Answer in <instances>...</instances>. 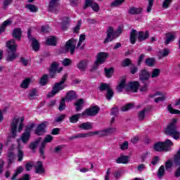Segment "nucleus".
<instances>
[{
    "instance_id": "obj_1",
    "label": "nucleus",
    "mask_w": 180,
    "mask_h": 180,
    "mask_svg": "<svg viewBox=\"0 0 180 180\" xmlns=\"http://www.w3.org/2000/svg\"><path fill=\"white\" fill-rule=\"evenodd\" d=\"M179 120V118H173L165 131V134L171 136L174 140L180 138V132L176 130V123Z\"/></svg>"
},
{
    "instance_id": "obj_2",
    "label": "nucleus",
    "mask_w": 180,
    "mask_h": 180,
    "mask_svg": "<svg viewBox=\"0 0 180 180\" xmlns=\"http://www.w3.org/2000/svg\"><path fill=\"white\" fill-rule=\"evenodd\" d=\"M6 47L10 50V51L8 52L6 61H14V60L19 58V54L16 53L18 45L16 44L15 39H11L7 41Z\"/></svg>"
},
{
    "instance_id": "obj_3",
    "label": "nucleus",
    "mask_w": 180,
    "mask_h": 180,
    "mask_svg": "<svg viewBox=\"0 0 180 180\" xmlns=\"http://www.w3.org/2000/svg\"><path fill=\"white\" fill-rule=\"evenodd\" d=\"M23 122H25V118L23 117L14 118L13 120H12L11 129L13 139L16 137V130L18 129V130L20 132L22 131V130L23 129Z\"/></svg>"
},
{
    "instance_id": "obj_4",
    "label": "nucleus",
    "mask_w": 180,
    "mask_h": 180,
    "mask_svg": "<svg viewBox=\"0 0 180 180\" xmlns=\"http://www.w3.org/2000/svg\"><path fill=\"white\" fill-rule=\"evenodd\" d=\"M174 143L169 139H166L165 142H158L153 146L155 151H171Z\"/></svg>"
},
{
    "instance_id": "obj_5",
    "label": "nucleus",
    "mask_w": 180,
    "mask_h": 180,
    "mask_svg": "<svg viewBox=\"0 0 180 180\" xmlns=\"http://www.w3.org/2000/svg\"><path fill=\"white\" fill-rule=\"evenodd\" d=\"M65 81H67V75H65L62 77V79L60 82H57L55 84L53 90L48 94L49 98H52V96H54L55 95H56V94H58L60 91H63V89L65 88V84H64V82H65Z\"/></svg>"
},
{
    "instance_id": "obj_6",
    "label": "nucleus",
    "mask_w": 180,
    "mask_h": 180,
    "mask_svg": "<svg viewBox=\"0 0 180 180\" xmlns=\"http://www.w3.org/2000/svg\"><path fill=\"white\" fill-rule=\"evenodd\" d=\"M122 28H119L115 32L113 28L109 27L106 32L107 37L104 39V44L109 43V41H112V40L116 39V37H119V36L122 34Z\"/></svg>"
},
{
    "instance_id": "obj_7",
    "label": "nucleus",
    "mask_w": 180,
    "mask_h": 180,
    "mask_svg": "<svg viewBox=\"0 0 180 180\" xmlns=\"http://www.w3.org/2000/svg\"><path fill=\"white\" fill-rule=\"evenodd\" d=\"M34 124L32 123L30 125H28L25 132L22 134L20 139L21 141L24 143V144H26L29 140H30V133H32V129H34Z\"/></svg>"
},
{
    "instance_id": "obj_8",
    "label": "nucleus",
    "mask_w": 180,
    "mask_h": 180,
    "mask_svg": "<svg viewBox=\"0 0 180 180\" xmlns=\"http://www.w3.org/2000/svg\"><path fill=\"white\" fill-rule=\"evenodd\" d=\"M49 11L52 13H55L56 15L60 13V2H58V0H51L49 6Z\"/></svg>"
},
{
    "instance_id": "obj_9",
    "label": "nucleus",
    "mask_w": 180,
    "mask_h": 180,
    "mask_svg": "<svg viewBox=\"0 0 180 180\" xmlns=\"http://www.w3.org/2000/svg\"><path fill=\"white\" fill-rule=\"evenodd\" d=\"M90 6L94 12H99L101 7L98 3L94 2V0H85L84 9H87Z\"/></svg>"
},
{
    "instance_id": "obj_10",
    "label": "nucleus",
    "mask_w": 180,
    "mask_h": 180,
    "mask_svg": "<svg viewBox=\"0 0 180 180\" xmlns=\"http://www.w3.org/2000/svg\"><path fill=\"white\" fill-rule=\"evenodd\" d=\"M77 46V39H71L66 42L65 50L66 51H70V54H74L75 52V47Z\"/></svg>"
},
{
    "instance_id": "obj_11",
    "label": "nucleus",
    "mask_w": 180,
    "mask_h": 180,
    "mask_svg": "<svg viewBox=\"0 0 180 180\" xmlns=\"http://www.w3.org/2000/svg\"><path fill=\"white\" fill-rule=\"evenodd\" d=\"M100 108L98 106H93L88 109H86L85 111H84L82 113V116H96L97 113H99Z\"/></svg>"
},
{
    "instance_id": "obj_12",
    "label": "nucleus",
    "mask_w": 180,
    "mask_h": 180,
    "mask_svg": "<svg viewBox=\"0 0 180 180\" xmlns=\"http://www.w3.org/2000/svg\"><path fill=\"white\" fill-rule=\"evenodd\" d=\"M51 141H53V136H51V135H47L44 138V141L41 143L39 153L43 158H44V148H46V144H47V143H51Z\"/></svg>"
},
{
    "instance_id": "obj_13",
    "label": "nucleus",
    "mask_w": 180,
    "mask_h": 180,
    "mask_svg": "<svg viewBox=\"0 0 180 180\" xmlns=\"http://www.w3.org/2000/svg\"><path fill=\"white\" fill-rule=\"evenodd\" d=\"M58 65L56 63H53L51 66L49 74L52 78H54L56 74H58L63 71V68H58Z\"/></svg>"
},
{
    "instance_id": "obj_14",
    "label": "nucleus",
    "mask_w": 180,
    "mask_h": 180,
    "mask_svg": "<svg viewBox=\"0 0 180 180\" xmlns=\"http://www.w3.org/2000/svg\"><path fill=\"white\" fill-rule=\"evenodd\" d=\"M30 33V30H29L27 32L28 39L30 41H32V47L33 50L34 51H37L39 50V47H40V45L39 44V41H37L36 39L31 37Z\"/></svg>"
},
{
    "instance_id": "obj_15",
    "label": "nucleus",
    "mask_w": 180,
    "mask_h": 180,
    "mask_svg": "<svg viewBox=\"0 0 180 180\" xmlns=\"http://www.w3.org/2000/svg\"><path fill=\"white\" fill-rule=\"evenodd\" d=\"M106 58H108V53L105 52L98 53L97 60L96 61V65H98V64H103V63H105L106 60Z\"/></svg>"
},
{
    "instance_id": "obj_16",
    "label": "nucleus",
    "mask_w": 180,
    "mask_h": 180,
    "mask_svg": "<svg viewBox=\"0 0 180 180\" xmlns=\"http://www.w3.org/2000/svg\"><path fill=\"white\" fill-rule=\"evenodd\" d=\"M46 126H47V122H43L37 126L35 134L38 136H41V134H44L46 133Z\"/></svg>"
},
{
    "instance_id": "obj_17",
    "label": "nucleus",
    "mask_w": 180,
    "mask_h": 180,
    "mask_svg": "<svg viewBox=\"0 0 180 180\" xmlns=\"http://www.w3.org/2000/svg\"><path fill=\"white\" fill-rule=\"evenodd\" d=\"M140 84L139 82H134L129 84L128 87L126 88V91H132L133 92H137Z\"/></svg>"
},
{
    "instance_id": "obj_18",
    "label": "nucleus",
    "mask_w": 180,
    "mask_h": 180,
    "mask_svg": "<svg viewBox=\"0 0 180 180\" xmlns=\"http://www.w3.org/2000/svg\"><path fill=\"white\" fill-rule=\"evenodd\" d=\"M151 77V74L148 72L146 70H143L141 72L139 75V78L142 82H144V81H147L149 79V78Z\"/></svg>"
},
{
    "instance_id": "obj_19",
    "label": "nucleus",
    "mask_w": 180,
    "mask_h": 180,
    "mask_svg": "<svg viewBox=\"0 0 180 180\" xmlns=\"http://www.w3.org/2000/svg\"><path fill=\"white\" fill-rule=\"evenodd\" d=\"M165 95H166L165 93L162 94V93L158 91V92H156L155 95L150 96V98H154V96H160V97H158V98H155V102L156 103H158V102H162V101H165V98H167L165 96Z\"/></svg>"
},
{
    "instance_id": "obj_20",
    "label": "nucleus",
    "mask_w": 180,
    "mask_h": 180,
    "mask_svg": "<svg viewBox=\"0 0 180 180\" xmlns=\"http://www.w3.org/2000/svg\"><path fill=\"white\" fill-rule=\"evenodd\" d=\"M79 129L82 130H92L94 129V124L92 122H84L79 125Z\"/></svg>"
},
{
    "instance_id": "obj_21",
    "label": "nucleus",
    "mask_w": 180,
    "mask_h": 180,
    "mask_svg": "<svg viewBox=\"0 0 180 180\" xmlns=\"http://www.w3.org/2000/svg\"><path fill=\"white\" fill-rule=\"evenodd\" d=\"M86 67H88V60L85 59L80 60L77 65V68L80 70V71H85Z\"/></svg>"
},
{
    "instance_id": "obj_22",
    "label": "nucleus",
    "mask_w": 180,
    "mask_h": 180,
    "mask_svg": "<svg viewBox=\"0 0 180 180\" xmlns=\"http://www.w3.org/2000/svg\"><path fill=\"white\" fill-rule=\"evenodd\" d=\"M94 136L93 131L87 132V133H80L77 134L73 136V139H86L88 137Z\"/></svg>"
},
{
    "instance_id": "obj_23",
    "label": "nucleus",
    "mask_w": 180,
    "mask_h": 180,
    "mask_svg": "<svg viewBox=\"0 0 180 180\" xmlns=\"http://www.w3.org/2000/svg\"><path fill=\"white\" fill-rule=\"evenodd\" d=\"M36 174H44V167H43V163L41 161H38L35 165Z\"/></svg>"
},
{
    "instance_id": "obj_24",
    "label": "nucleus",
    "mask_w": 180,
    "mask_h": 180,
    "mask_svg": "<svg viewBox=\"0 0 180 180\" xmlns=\"http://www.w3.org/2000/svg\"><path fill=\"white\" fill-rule=\"evenodd\" d=\"M176 37V34L175 32H171L167 34L166 39L165 41V44H169L171 41H174Z\"/></svg>"
},
{
    "instance_id": "obj_25",
    "label": "nucleus",
    "mask_w": 180,
    "mask_h": 180,
    "mask_svg": "<svg viewBox=\"0 0 180 180\" xmlns=\"http://www.w3.org/2000/svg\"><path fill=\"white\" fill-rule=\"evenodd\" d=\"M117 164H127L129 162V157L127 155H121L115 160Z\"/></svg>"
},
{
    "instance_id": "obj_26",
    "label": "nucleus",
    "mask_w": 180,
    "mask_h": 180,
    "mask_svg": "<svg viewBox=\"0 0 180 180\" xmlns=\"http://www.w3.org/2000/svg\"><path fill=\"white\" fill-rule=\"evenodd\" d=\"M143 12V8L141 7L136 8V7H131L129 10V13L130 15H140Z\"/></svg>"
},
{
    "instance_id": "obj_27",
    "label": "nucleus",
    "mask_w": 180,
    "mask_h": 180,
    "mask_svg": "<svg viewBox=\"0 0 180 180\" xmlns=\"http://www.w3.org/2000/svg\"><path fill=\"white\" fill-rule=\"evenodd\" d=\"M75 106L76 112H79V110H82V106H84V99L80 98L77 100L75 103Z\"/></svg>"
},
{
    "instance_id": "obj_28",
    "label": "nucleus",
    "mask_w": 180,
    "mask_h": 180,
    "mask_svg": "<svg viewBox=\"0 0 180 180\" xmlns=\"http://www.w3.org/2000/svg\"><path fill=\"white\" fill-rule=\"evenodd\" d=\"M24 170H25V167H23L22 166H19V167H18L14 170V174H13V176L11 177V179H12V180L16 179L18 175H19L20 174L22 173Z\"/></svg>"
},
{
    "instance_id": "obj_29",
    "label": "nucleus",
    "mask_w": 180,
    "mask_h": 180,
    "mask_svg": "<svg viewBox=\"0 0 180 180\" xmlns=\"http://www.w3.org/2000/svg\"><path fill=\"white\" fill-rule=\"evenodd\" d=\"M12 25V21L11 20H5L1 26L0 27V33H4L6 30L7 26H11Z\"/></svg>"
},
{
    "instance_id": "obj_30",
    "label": "nucleus",
    "mask_w": 180,
    "mask_h": 180,
    "mask_svg": "<svg viewBox=\"0 0 180 180\" xmlns=\"http://www.w3.org/2000/svg\"><path fill=\"white\" fill-rule=\"evenodd\" d=\"M13 37L20 40V37H22V30H20V28L14 29L13 31Z\"/></svg>"
},
{
    "instance_id": "obj_31",
    "label": "nucleus",
    "mask_w": 180,
    "mask_h": 180,
    "mask_svg": "<svg viewBox=\"0 0 180 180\" xmlns=\"http://www.w3.org/2000/svg\"><path fill=\"white\" fill-rule=\"evenodd\" d=\"M137 40V30H132L130 33V41L131 44H134Z\"/></svg>"
},
{
    "instance_id": "obj_32",
    "label": "nucleus",
    "mask_w": 180,
    "mask_h": 180,
    "mask_svg": "<svg viewBox=\"0 0 180 180\" xmlns=\"http://www.w3.org/2000/svg\"><path fill=\"white\" fill-rule=\"evenodd\" d=\"M129 86H126V80L123 79L122 80H121L120 83L117 86V89L118 92H122V91H123L124 88L126 89Z\"/></svg>"
},
{
    "instance_id": "obj_33",
    "label": "nucleus",
    "mask_w": 180,
    "mask_h": 180,
    "mask_svg": "<svg viewBox=\"0 0 180 180\" xmlns=\"http://www.w3.org/2000/svg\"><path fill=\"white\" fill-rule=\"evenodd\" d=\"M146 39H148V32H140L138 35V39L139 40V41H143V40H146Z\"/></svg>"
},
{
    "instance_id": "obj_34",
    "label": "nucleus",
    "mask_w": 180,
    "mask_h": 180,
    "mask_svg": "<svg viewBox=\"0 0 180 180\" xmlns=\"http://www.w3.org/2000/svg\"><path fill=\"white\" fill-rule=\"evenodd\" d=\"M31 81L32 80L30 79L26 78L20 84V87L22 88L23 89H27V88H29V85H30Z\"/></svg>"
},
{
    "instance_id": "obj_35",
    "label": "nucleus",
    "mask_w": 180,
    "mask_h": 180,
    "mask_svg": "<svg viewBox=\"0 0 180 180\" xmlns=\"http://www.w3.org/2000/svg\"><path fill=\"white\" fill-rule=\"evenodd\" d=\"M67 100L68 102H70L72 99H75V91H69L65 98V100Z\"/></svg>"
},
{
    "instance_id": "obj_36",
    "label": "nucleus",
    "mask_w": 180,
    "mask_h": 180,
    "mask_svg": "<svg viewBox=\"0 0 180 180\" xmlns=\"http://www.w3.org/2000/svg\"><path fill=\"white\" fill-rule=\"evenodd\" d=\"M170 51H171L169 49L160 50L159 51V57H160V58H162V57H167L169 54Z\"/></svg>"
},
{
    "instance_id": "obj_37",
    "label": "nucleus",
    "mask_w": 180,
    "mask_h": 180,
    "mask_svg": "<svg viewBox=\"0 0 180 180\" xmlns=\"http://www.w3.org/2000/svg\"><path fill=\"white\" fill-rule=\"evenodd\" d=\"M70 23V18L64 17L62 19V29L63 30H67V25Z\"/></svg>"
},
{
    "instance_id": "obj_38",
    "label": "nucleus",
    "mask_w": 180,
    "mask_h": 180,
    "mask_svg": "<svg viewBox=\"0 0 180 180\" xmlns=\"http://www.w3.org/2000/svg\"><path fill=\"white\" fill-rule=\"evenodd\" d=\"M57 39L54 37H50L46 39V44L48 46H56Z\"/></svg>"
},
{
    "instance_id": "obj_39",
    "label": "nucleus",
    "mask_w": 180,
    "mask_h": 180,
    "mask_svg": "<svg viewBox=\"0 0 180 180\" xmlns=\"http://www.w3.org/2000/svg\"><path fill=\"white\" fill-rule=\"evenodd\" d=\"M81 116H82V113L72 115L70 117V123H77V122L79 120V117H81Z\"/></svg>"
},
{
    "instance_id": "obj_40",
    "label": "nucleus",
    "mask_w": 180,
    "mask_h": 180,
    "mask_svg": "<svg viewBox=\"0 0 180 180\" xmlns=\"http://www.w3.org/2000/svg\"><path fill=\"white\" fill-rule=\"evenodd\" d=\"M86 39V37L85 36V34H81L79 39V42L77 43V49H80L81 50H82V49H84V47L81 46V44H82V43H84V41H85V39Z\"/></svg>"
},
{
    "instance_id": "obj_41",
    "label": "nucleus",
    "mask_w": 180,
    "mask_h": 180,
    "mask_svg": "<svg viewBox=\"0 0 180 180\" xmlns=\"http://www.w3.org/2000/svg\"><path fill=\"white\" fill-rule=\"evenodd\" d=\"M99 136L100 137H103L105 136H108V131L106 129L103 131H93V136Z\"/></svg>"
},
{
    "instance_id": "obj_42",
    "label": "nucleus",
    "mask_w": 180,
    "mask_h": 180,
    "mask_svg": "<svg viewBox=\"0 0 180 180\" xmlns=\"http://www.w3.org/2000/svg\"><path fill=\"white\" fill-rule=\"evenodd\" d=\"M49 81V76L47 75H44L40 80H39V84L42 85V86H44L45 85L47 84V82Z\"/></svg>"
},
{
    "instance_id": "obj_43",
    "label": "nucleus",
    "mask_w": 180,
    "mask_h": 180,
    "mask_svg": "<svg viewBox=\"0 0 180 180\" xmlns=\"http://www.w3.org/2000/svg\"><path fill=\"white\" fill-rule=\"evenodd\" d=\"M160 74H161V70L160 69H153L150 77L151 78H158V77H160Z\"/></svg>"
},
{
    "instance_id": "obj_44",
    "label": "nucleus",
    "mask_w": 180,
    "mask_h": 180,
    "mask_svg": "<svg viewBox=\"0 0 180 180\" xmlns=\"http://www.w3.org/2000/svg\"><path fill=\"white\" fill-rule=\"evenodd\" d=\"M167 110H169V112L172 113V115H180V110L174 109V108H172V105H169L167 106Z\"/></svg>"
},
{
    "instance_id": "obj_45",
    "label": "nucleus",
    "mask_w": 180,
    "mask_h": 180,
    "mask_svg": "<svg viewBox=\"0 0 180 180\" xmlns=\"http://www.w3.org/2000/svg\"><path fill=\"white\" fill-rule=\"evenodd\" d=\"M145 63L146 65H148V67H153V65L155 64V59L153 58H148L146 60Z\"/></svg>"
},
{
    "instance_id": "obj_46",
    "label": "nucleus",
    "mask_w": 180,
    "mask_h": 180,
    "mask_svg": "<svg viewBox=\"0 0 180 180\" xmlns=\"http://www.w3.org/2000/svg\"><path fill=\"white\" fill-rule=\"evenodd\" d=\"M25 7L28 8L30 12L36 13L37 11H39L37 6H34V4H27Z\"/></svg>"
},
{
    "instance_id": "obj_47",
    "label": "nucleus",
    "mask_w": 180,
    "mask_h": 180,
    "mask_svg": "<svg viewBox=\"0 0 180 180\" xmlns=\"http://www.w3.org/2000/svg\"><path fill=\"white\" fill-rule=\"evenodd\" d=\"M146 112H147V109H143L138 113L139 120H144V117H146Z\"/></svg>"
},
{
    "instance_id": "obj_48",
    "label": "nucleus",
    "mask_w": 180,
    "mask_h": 180,
    "mask_svg": "<svg viewBox=\"0 0 180 180\" xmlns=\"http://www.w3.org/2000/svg\"><path fill=\"white\" fill-rule=\"evenodd\" d=\"M133 107L134 105L132 103H129L121 107V110L122 112H127V110H130V109H133Z\"/></svg>"
},
{
    "instance_id": "obj_49",
    "label": "nucleus",
    "mask_w": 180,
    "mask_h": 180,
    "mask_svg": "<svg viewBox=\"0 0 180 180\" xmlns=\"http://www.w3.org/2000/svg\"><path fill=\"white\" fill-rule=\"evenodd\" d=\"M110 88V84H108L105 83H102L99 86V89L101 92L103 91H108Z\"/></svg>"
},
{
    "instance_id": "obj_50",
    "label": "nucleus",
    "mask_w": 180,
    "mask_h": 180,
    "mask_svg": "<svg viewBox=\"0 0 180 180\" xmlns=\"http://www.w3.org/2000/svg\"><path fill=\"white\" fill-rule=\"evenodd\" d=\"M40 141H41V137L38 138L35 142L32 143L30 145V148H31L32 150H34V148L37 147V145L39 144V143H40Z\"/></svg>"
},
{
    "instance_id": "obj_51",
    "label": "nucleus",
    "mask_w": 180,
    "mask_h": 180,
    "mask_svg": "<svg viewBox=\"0 0 180 180\" xmlns=\"http://www.w3.org/2000/svg\"><path fill=\"white\" fill-rule=\"evenodd\" d=\"M105 77L110 78L113 75V68H110L109 69L105 68Z\"/></svg>"
},
{
    "instance_id": "obj_52",
    "label": "nucleus",
    "mask_w": 180,
    "mask_h": 180,
    "mask_svg": "<svg viewBox=\"0 0 180 180\" xmlns=\"http://www.w3.org/2000/svg\"><path fill=\"white\" fill-rule=\"evenodd\" d=\"M113 95H114L113 90H112V88L110 87L107 91L106 99H108V101H110V99L113 98Z\"/></svg>"
},
{
    "instance_id": "obj_53",
    "label": "nucleus",
    "mask_w": 180,
    "mask_h": 180,
    "mask_svg": "<svg viewBox=\"0 0 180 180\" xmlns=\"http://www.w3.org/2000/svg\"><path fill=\"white\" fill-rule=\"evenodd\" d=\"M148 4L146 7V11L148 12V13H150V12H151V9H153V6L154 5V0H148Z\"/></svg>"
},
{
    "instance_id": "obj_54",
    "label": "nucleus",
    "mask_w": 180,
    "mask_h": 180,
    "mask_svg": "<svg viewBox=\"0 0 180 180\" xmlns=\"http://www.w3.org/2000/svg\"><path fill=\"white\" fill-rule=\"evenodd\" d=\"M165 174V168L164 167V165H162L158 169V176H159V178H161L162 176H164Z\"/></svg>"
},
{
    "instance_id": "obj_55",
    "label": "nucleus",
    "mask_w": 180,
    "mask_h": 180,
    "mask_svg": "<svg viewBox=\"0 0 180 180\" xmlns=\"http://www.w3.org/2000/svg\"><path fill=\"white\" fill-rule=\"evenodd\" d=\"M62 64L64 65V67H68V65H71V64H72V60L69 58H65L63 60Z\"/></svg>"
},
{
    "instance_id": "obj_56",
    "label": "nucleus",
    "mask_w": 180,
    "mask_h": 180,
    "mask_svg": "<svg viewBox=\"0 0 180 180\" xmlns=\"http://www.w3.org/2000/svg\"><path fill=\"white\" fill-rule=\"evenodd\" d=\"M66 116L67 115H65V114H62V115H59V116L56 117L55 122L56 123H60V122H63V120H64V119H65Z\"/></svg>"
},
{
    "instance_id": "obj_57",
    "label": "nucleus",
    "mask_w": 180,
    "mask_h": 180,
    "mask_svg": "<svg viewBox=\"0 0 180 180\" xmlns=\"http://www.w3.org/2000/svg\"><path fill=\"white\" fill-rule=\"evenodd\" d=\"M65 109V98H62L59 105V110L61 112Z\"/></svg>"
},
{
    "instance_id": "obj_58",
    "label": "nucleus",
    "mask_w": 180,
    "mask_h": 180,
    "mask_svg": "<svg viewBox=\"0 0 180 180\" xmlns=\"http://www.w3.org/2000/svg\"><path fill=\"white\" fill-rule=\"evenodd\" d=\"M17 157L18 158V161H19L20 162L23 160L24 154H23V151H22V150L18 149V153Z\"/></svg>"
},
{
    "instance_id": "obj_59",
    "label": "nucleus",
    "mask_w": 180,
    "mask_h": 180,
    "mask_svg": "<svg viewBox=\"0 0 180 180\" xmlns=\"http://www.w3.org/2000/svg\"><path fill=\"white\" fill-rule=\"evenodd\" d=\"M171 2H172V0H165L162 4V8L167 9L171 5Z\"/></svg>"
},
{
    "instance_id": "obj_60",
    "label": "nucleus",
    "mask_w": 180,
    "mask_h": 180,
    "mask_svg": "<svg viewBox=\"0 0 180 180\" xmlns=\"http://www.w3.org/2000/svg\"><path fill=\"white\" fill-rule=\"evenodd\" d=\"M106 130H107L108 136H109V134H115V133L117 131V128H109V129H107Z\"/></svg>"
},
{
    "instance_id": "obj_61",
    "label": "nucleus",
    "mask_w": 180,
    "mask_h": 180,
    "mask_svg": "<svg viewBox=\"0 0 180 180\" xmlns=\"http://www.w3.org/2000/svg\"><path fill=\"white\" fill-rule=\"evenodd\" d=\"M123 2H124V0H115L111 4V6H119V5H122Z\"/></svg>"
},
{
    "instance_id": "obj_62",
    "label": "nucleus",
    "mask_w": 180,
    "mask_h": 180,
    "mask_svg": "<svg viewBox=\"0 0 180 180\" xmlns=\"http://www.w3.org/2000/svg\"><path fill=\"white\" fill-rule=\"evenodd\" d=\"M33 165H34L33 162H30L26 163V165H25L26 171H30L32 169V168H33Z\"/></svg>"
},
{
    "instance_id": "obj_63",
    "label": "nucleus",
    "mask_w": 180,
    "mask_h": 180,
    "mask_svg": "<svg viewBox=\"0 0 180 180\" xmlns=\"http://www.w3.org/2000/svg\"><path fill=\"white\" fill-rule=\"evenodd\" d=\"M175 165H176V169L175 172V176H180V163L179 164H176V162H175Z\"/></svg>"
},
{
    "instance_id": "obj_64",
    "label": "nucleus",
    "mask_w": 180,
    "mask_h": 180,
    "mask_svg": "<svg viewBox=\"0 0 180 180\" xmlns=\"http://www.w3.org/2000/svg\"><path fill=\"white\" fill-rule=\"evenodd\" d=\"M104 180H110V169H108L104 176Z\"/></svg>"
}]
</instances>
